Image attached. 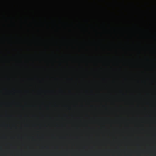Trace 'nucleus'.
I'll use <instances>...</instances> for the list:
<instances>
[{
  "label": "nucleus",
  "mask_w": 156,
  "mask_h": 156,
  "mask_svg": "<svg viewBox=\"0 0 156 156\" xmlns=\"http://www.w3.org/2000/svg\"><path fill=\"white\" fill-rule=\"evenodd\" d=\"M65 128H124L125 130V156H127V127H65Z\"/></svg>",
  "instance_id": "nucleus-1"
}]
</instances>
